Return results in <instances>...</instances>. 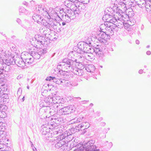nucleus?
Segmentation results:
<instances>
[{
  "label": "nucleus",
  "mask_w": 151,
  "mask_h": 151,
  "mask_svg": "<svg viewBox=\"0 0 151 151\" xmlns=\"http://www.w3.org/2000/svg\"><path fill=\"white\" fill-rule=\"evenodd\" d=\"M69 112L70 113L71 112H74L75 111L76 108L74 105H70L68 106Z\"/></svg>",
  "instance_id": "nucleus-14"
},
{
  "label": "nucleus",
  "mask_w": 151,
  "mask_h": 151,
  "mask_svg": "<svg viewBox=\"0 0 151 151\" xmlns=\"http://www.w3.org/2000/svg\"><path fill=\"white\" fill-rule=\"evenodd\" d=\"M143 70L142 69H140L139 71V73L140 74H141L142 73Z\"/></svg>",
  "instance_id": "nucleus-24"
},
{
  "label": "nucleus",
  "mask_w": 151,
  "mask_h": 151,
  "mask_svg": "<svg viewBox=\"0 0 151 151\" xmlns=\"http://www.w3.org/2000/svg\"><path fill=\"white\" fill-rule=\"evenodd\" d=\"M2 74V70L0 69V75Z\"/></svg>",
  "instance_id": "nucleus-28"
},
{
  "label": "nucleus",
  "mask_w": 151,
  "mask_h": 151,
  "mask_svg": "<svg viewBox=\"0 0 151 151\" xmlns=\"http://www.w3.org/2000/svg\"><path fill=\"white\" fill-rule=\"evenodd\" d=\"M144 67H145V68H146V65H145V66H144Z\"/></svg>",
  "instance_id": "nucleus-32"
},
{
  "label": "nucleus",
  "mask_w": 151,
  "mask_h": 151,
  "mask_svg": "<svg viewBox=\"0 0 151 151\" xmlns=\"http://www.w3.org/2000/svg\"><path fill=\"white\" fill-rule=\"evenodd\" d=\"M135 42L136 44L138 45L139 44V41L138 40H136L135 41Z\"/></svg>",
  "instance_id": "nucleus-26"
},
{
  "label": "nucleus",
  "mask_w": 151,
  "mask_h": 151,
  "mask_svg": "<svg viewBox=\"0 0 151 151\" xmlns=\"http://www.w3.org/2000/svg\"><path fill=\"white\" fill-rule=\"evenodd\" d=\"M81 128L83 129H85L88 128L90 126L88 122L83 123L81 125H78Z\"/></svg>",
  "instance_id": "nucleus-9"
},
{
  "label": "nucleus",
  "mask_w": 151,
  "mask_h": 151,
  "mask_svg": "<svg viewBox=\"0 0 151 151\" xmlns=\"http://www.w3.org/2000/svg\"><path fill=\"white\" fill-rule=\"evenodd\" d=\"M37 9L38 11H40L42 9V8L41 6L40 5L38 6Z\"/></svg>",
  "instance_id": "nucleus-22"
},
{
  "label": "nucleus",
  "mask_w": 151,
  "mask_h": 151,
  "mask_svg": "<svg viewBox=\"0 0 151 151\" xmlns=\"http://www.w3.org/2000/svg\"><path fill=\"white\" fill-rule=\"evenodd\" d=\"M91 67V66H89L88 68H89Z\"/></svg>",
  "instance_id": "nucleus-33"
},
{
  "label": "nucleus",
  "mask_w": 151,
  "mask_h": 151,
  "mask_svg": "<svg viewBox=\"0 0 151 151\" xmlns=\"http://www.w3.org/2000/svg\"><path fill=\"white\" fill-rule=\"evenodd\" d=\"M3 147V145L2 144H0V149L2 148Z\"/></svg>",
  "instance_id": "nucleus-27"
},
{
  "label": "nucleus",
  "mask_w": 151,
  "mask_h": 151,
  "mask_svg": "<svg viewBox=\"0 0 151 151\" xmlns=\"http://www.w3.org/2000/svg\"><path fill=\"white\" fill-rule=\"evenodd\" d=\"M150 47V45H148L147 46V48H149Z\"/></svg>",
  "instance_id": "nucleus-31"
},
{
  "label": "nucleus",
  "mask_w": 151,
  "mask_h": 151,
  "mask_svg": "<svg viewBox=\"0 0 151 151\" xmlns=\"http://www.w3.org/2000/svg\"><path fill=\"white\" fill-rule=\"evenodd\" d=\"M3 79L0 77V83H2L3 81Z\"/></svg>",
  "instance_id": "nucleus-25"
},
{
  "label": "nucleus",
  "mask_w": 151,
  "mask_h": 151,
  "mask_svg": "<svg viewBox=\"0 0 151 151\" xmlns=\"http://www.w3.org/2000/svg\"><path fill=\"white\" fill-rule=\"evenodd\" d=\"M68 106L65 107L61 109V112L63 114H68L70 113Z\"/></svg>",
  "instance_id": "nucleus-10"
},
{
  "label": "nucleus",
  "mask_w": 151,
  "mask_h": 151,
  "mask_svg": "<svg viewBox=\"0 0 151 151\" xmlns=\"http://www.w3.org/2000/svg\"><path fill=\"white\" fill-rule=\"evenodd\" d=\"M146 54L148 55H150L151 54V52L150 51H147V52H146Z\"/></svg>",
  "instance_id": "nucleus-23"
},
{
  "label": "nucleus",
  "mask_w": 151,
  "mask_h": 151,
  "mask_svg": "<svg viewBox=\"0 0 151 151\" xmlns=\"http://www.w3.org/2000/svg\"><path fill=\"white\" fill-rule=\"evenodd\" d=\"M105 24L107 26L106 28V32L108 35L109 36V37H110L114 34L113 31L114 28L113 27L114 24L112 23L109 22H106Z\"/></svg>",
  "instance_id": "nucleus-4"
},
{
  "label": "nucleus",
  "mask_w": 151,
  "mask_h": 151,
  "mask_svg": "<svg viewBox=\"0 0 151 151\" xmlns=\"http://www.w3.org/2000/svg\"><path fill=\"white\" fill-rule=\"evenodd\" d=\"M3 55L2 56V58L1 61L0 60L1 63L3 62L8 65H11L12 63L13 59L12 56L10 54H7L6 52L3 53Z\"/></svg>",
  "instance_id": "nucleus-2"
},
{
  "label": "nucleus",
  "mask_w": 151,
  "mask_h": 151,
  "mask_svg": "<svg viewBox=\"0 0 151 151\" xmlns=\"http://www.w3.org/2000/svg\"><path fill=\"white\" fill-rule=\"evenodd\" d=\"M72 0H67L64 2L65 5L67 7L69 8L70 9L72 10V6L73 5L72 3Z\"/></svg>",
  "instance_id": "nucleus-8"
},
{
  "label": "nucleus",
  "mask_w": 151,
  "mask_h": 151,
  "mask_svg": "<svg viewBox=\"0 0 151 151\" xmlns=\"http://www.w3.org/2000/svg\"><path fill=\"white\" fill-rule=\"evenodd\" d=\"M139 16L136 17L135 16H134V18H133V23H135L136 22L137 20H138V18H139Z\"/></svg>",
  "instance_id": "nucleus-17"
},
{
  "label": "nucleus",
  "mask_w": 151,
  "mask_h": 151,
  "mask_svg": "<svg viewBox=\"0 0 151 151\" xmlns=\"http://www.w3.org/2000/svg\"><path fill=\"white\" fill-rule=\"evenodd\" d=\"M145 3L146 10L147 11H150V12L151 13V3L150 2L149 3L147 2Z\"/></svg>",
  "instance_id": "nucleus-11"
},
{
  "label": "nucleus",
  "mask_w": 151,
  "mask_h": 151,
  "mask_svg": "<svg viewBox=\"0 0 151 151\" xmlns=\"http://www.w3.org/2000/svg\"><path fill=\"white\" fill-rule=\"evenodd\" d=\"M59 81H60L61 83H63L62 85L66 87H68L69 85L70 84V82L68 80H63L62 81H61L60 79H58L57 81V82H58V84H59Z\"/></svg>",
  "instance_id": "nucleus-7"
},
{
  "label": "nucleus",
  "mask_w": 151,
  "mask_h": 151,
  "mask_svg": "<svg viewBox=\"0 0 151 151\" xmlns=\"http://www.w3.org/2000/svg\"><path fill=\"white\" fill-rule=\"evenodd\" d=\"M62 24L63 25H64L65 24V22H63L62 23Z\"/></svg>",
  "instance_id": "nucleus-30"
},
{
  "label": "nucleus",
  "mask_w": 151,
  "mask_h": 151,
  "mask_svg": "<svg viewBox=\"0 0 151 151\" xmlns=\"http://www.w3.org/2000/svg\"><path fill=\"white\" fill-rule=\"evenodd\" d=\"M134 1L133 2V5H134V6H133V7L134 6V5H135V4H137L138 5V7H137V9H138L137 11L138 12H139L140 11V8H142V6L141 4H143L144 3V2H145V3L147 2L148 1H149L150 0H134ZM135 6H136V5Z\"/></svg>",
  "instance_id": "nucleus-6"
},
{
  "label": "nucleus",
  "mask_w": 151,
  "mask_h": 151,
  "mask_svg": "<svg viewBox=\"0 0 151 151\" xmlns=\"http://www.w3.org/2000/svg\"><path fill=\"white\" fill-rule=\"evenodd\" d=\"M24 64V62L21 61L20 62L19 61V62L18 64V65L20 67H22L23 66V65Z\"/></svg>",
  "instance_id": "nucleus-18"
},
{
  "label": "nucleus",
  "mask_w": 151,
  "mask_h": 151,
  "mask_svg": "<svg viewBox=\"0 0 151 151\" xmlns=\"http://www.w3.org/2000/svg\"><path fill=\"white\" fill-rule=\"evenodd\" d=\"M0 90H1V88H0ZM3 92L2 90H0V98L1 97L3 96Z\"/></svg>",
  "instance_id": "nucleus-21"
},
{
  "label": "nucleus",
  "mask_w": 151,
  "mask_h": 151,
  "mask_svg": "<svg viewBox=\"0 0 151 151\" xmlns=\"http://www.w3.org/2000/svg\"><path fill=\"white\" fill-rule=\"evenodd\" d=\"M138 35L139 36L140 35V33L139 31L138 32Z\"/></svg>",
  "instance_id": "nucleus-29"
},
{
  "label": "nucleus",
  "mask_w": 151,
  "mask_h": 151,
  "mask_svg": "<svg viewBox=\"0 0 151 151\" xmlns=\"http://www.w3.org/2000/svg\"><path fill=\"white\" fill-rule=\"evenodd\" d=\"M70 67V65H69L68 64H66L64 66V68L65 69L64 71L67 72L68 71V68H69Z\"/></svg>",
  "instance_id": "nucleus-16"
},
{
  "label": "nucleus",
  "mask_w": 151,
  "mask_h": 151,
  "mask_svg": "<svg viewBox=\"0 0 151 151\" xmlns=\"http://www.w3.org/2000/svg\"><path fill=\"white\" fill-rule=\"evenodd\" d=\"M132 16H134V15L133 14V15H132Z\"/></svg>",
  "instance_id": "nucleus-34"
},
{
  "label": "nucleus",
  "mask_w": 151,
  "mask_h": 151,
  "mask_svg": "<svg viewBox=\"0 0 151 151\" xmlns=\"http://www.w3.org/2000/svg\"><path fill=\"white\" fill-rule=\"evenodd\" d=\"M94 52L96 54H98L99 55L100 54H101L102 53L99 48H95L94 50Z\"/></svg>",
  "instance_id": "nucleus-15"
},
{
  "label": "nucleus",
  "mask_w": 151,
  "mask_h": 151,
  "mask_svg": "<svg viewBox=\"0 0 151 151\" xmlns=\"http://www.w3.org/2000/svg\"><path fill=\"white\" fill-rule=\"evenodd\" d=\"M76 68L80 70L83 69L84 68V65L81 63H77L76 65Z\"/></svg>",
  "instance_id": "nucleus-13"
},
{
  "label": "nucleus",
  "mask_w": 151,
  "mask_h": 151,
  "mask_svg": "<svg viewBox=\"0 0 151 151\" xmlns=\"http://www.w3.org/2000/svg\"><path fill=\"white\" fill-rule=\"evenodd\" d=\"M55 78V77H52L51 76H49L46 79V80L47 81H50L51 80H53Z\"/></svg>",
  "instance_id": "nucleus-19"
},
{
  "label": "nucleus",
  "mask_w": 151,
  "mask_h": 151,
  "mask_svg": "<svg viewBox=\"0 0 151 151\" xmlns=\"http://www.w3.org/2000/svg\"><path fill=\"white\" fill-rule=\"evenodd\" d=\"M21 58L26 62L29 63L32 59V55L29 53L26 52H23L21 53Z\"/></svg>",
  "instance_id": "nucleus-5"
},
{
  "label": "nucleus",
  "mask_w": 151,
  "mask_h": 151,
  "mask_svg": "<svg viewBox=\"0 0 151 151\" xmlns=\"http://www.w3.org/2000/svg\"><path fill=\"white\" fill-rule=\"evenodd\" d=\"M96 38L100 41L105 43L110 39V37L106 32L100 31L97 33Z\"/></svg>",
  "instance_id": "nucleus-3"
},
{
  "label": "nucleus",
  "mask_w": 151,
  "mask_h": 151,
  "mask_svg": "<svg viewBox=\"0 0 151 151\" xmlns=\"http://www.w3.org/2000/svg\"><path fill=\"white\" fill-rule=\"evenodd\" d=\"M94 55L92 53H88L87 54L86 57L88 60H91L94 58Z\"/></svg>",
  "instance_id": "nucleus-12"
},
{
  "label": "nucleus",
  "mask_w": 151,
  "mask_h": 151,
  "mask_svg": "<svg viewBox=\"0 0 151 151\" xmlns=\"http://www.w3.org/2000/svg\"><path fill=\"white\" fill-rule=\"evenodd\" d=\"M45 38L42 36H40L37 38H33L31 42V44L37 49H42V46L46 42Z\"/></svg>",
  "instance_id": "nucleus-1"
},
{
  "label": "nucleus",
  "mask_w": 151,
  "mask_h": 151,
  "mask_svg": "<svg viewBox=\"0 0 151 151\" xmlns=\"http://www.w3.org/2000/svg\"><path fill=\"white\" fill-rule=\"evenodd\" d=\"M34 18H35L36 19L37 18H40V17H39V16H37V15H36L35 16H34V18H33V19H35V20H36L37 22H39V19H35Z\"/></svg>",
  "instance_id": "nucleus-20"
}]
</instances>
